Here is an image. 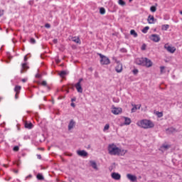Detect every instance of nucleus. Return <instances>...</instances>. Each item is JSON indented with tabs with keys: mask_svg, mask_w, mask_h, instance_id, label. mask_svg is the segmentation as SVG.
Returning a JSON list of instances; mask_svg holds the SVG:
<instances>
[{
	"mask_svg": "<svg viewBox=\"0 0 182 182\" xmlns=\"http://www.w3.org/2000/svg\"><path fill=\"white\" fill-rule=\"evenodd\" d=\"M108 153L110 156H124L127 153V150L122 149L114 144H110L108 145Z\"/></svg>",
	"mask_w": 182,
	"mask_h": 182,
	"instance_id": "1",
	"label": "nucleus"
},
{
	"mask_svg": "<svg viewBox=\"0 0 182 182\" xmlns=\"http://www.w3.org/2000/svg\"><path fill=\"white\" fill-rule=\"evenodd\" d=\"M73 42H75V43H80V39H79V38L77 37H73L72 38Z\"/></svg>",
	"mask_w": 182,
	"mask_h": 182,
	"instance_id": "23",
	"label": "nucleus"
},
{
	"mask_svg": "<svg viewBox=\"0 0 182 182\" xmlns=\"http://www.w3.org/2000/svg\"><path fill=\"white\" fill-rule=\"evenodd\" d=\"M110 129V125L109 124H105L103 129V132H107V130H109Z\"/></svg>",
	"mask_w": 182,
	"mask_h": 182,
	"instance_id": "29",
	"label": "nucleus"
},
{
	"mask_svg": "<svg viewBox=\"0 0 182 182\" xmlns=\"http://www.w3.org/2000/svg\"><path fill=\"white\" fill-rule=\"evenodd\" d=\"M157 116L159 117H163V113H161V112H157Z\"/></svg>",
	"mask_w": 182,
	"mask_h": 182,
	"instance_id": "38",
	"label": "nucleus"
},
{
	"mask_svg": "<svg viewBox=\"0 0 182 182\" xmlns=\"http://www.w3.org/2000/svg\"><path fill=\"white\" fill-rule=\"evenodd\" d=\"M2 15H4V11L0 10V17L2 16Z\"/></svg>",
	"mask_w": 182,
	"mask_h": 182,
	"instance_id": "43",
	"label": "nucleus"
},
{
	"mask_svg": "<svg viewBox=\"0 0 182 182\" xmlns=\"http://www.w3.org/2000/svg\"><path fill=\"white\" fill-rule=\"evenodd\" d=\"M14 91L16 92V93H19V92H21V86H16L14 88Z\"/></svg>",
	"mask_w": 182,
	"mask_h": 182,
	"instance_id": "26",
	"label": "nucleus"
},
{
	"mask_svg": "<svg viewBox=\"0 0 182 182\" xmlns=\"http://www.w3.org/2000/svg\"><path fill=\"white\" fill-rule=\"evenodd\" d=\"M41 85H42V86H46V85H48V84H47L46 81H43L41 82Z\"/></svg>",
	"mask_w": 182,
	"mask_h": 182,
	"instance_id": "41",
	"label": "nucleus"
},
{
	"mask_svg": "<svg viewBox=\"0 0 182 182\" xmlns=\"http://www.w3.org/2000/svg\"><path fill=\"white\" fill-rule=\"evenodd\" d=\"M149 29H150V27L149 26L144 27L142 30L143 33H147V31H149Z\"/></svg>",
	"mask_w": 182,
	"mask_h": 182,
	"instance_id": "31",
	"label": "nucleus"
},
{
	"mask_svg": "<svg viewBox=\"0 0 182 182\" xmlns=\"http://www.w3.org/2000/svg\"><path fill=\"white\" fill-rule=\"evenodd\" d=\"M160 73L161 75H163V73H166V67L164 66L160 67Z\"/></svg>",
	"mask_w": 182,
	"mask_h": 182,
	"instance_id": "24",
	"label": "nucleus"
},
{
	"mask_svg": "<svg viewBox=\"0 0 182 182\" xmlns=\"http://www.w3.org/2000/svg\"><path fill=\"white\" fill-rule=\"evenodd\" d=\"M22 82H23V83H25V82H26V79H23Z\"/></svg>",
	"mask_w": 182,
	"mask_h": 182,
	"instance_id": "49",
	"label": "nucleus"
},
{
	"mask_svg": "<svg viewBox=\"0 0 182 182\" xmlns=\"http://www.w3.org/2000/svg\"><path fill=\"white\" fill-rule=\"evenodd\" d=\"M144 66H146V68H151L153 66V63L151 62V60L145 58V60L144 61Z\"/></svg>",
	"mask_w": 182,
	"mask_h": 182,
	"instance_id": "7",
	"label": "nucleus"
},
{
	"mask_svg": "<svg viewBox=\"0 0 182 182\" xmlns=\"http://www.w3.org/2000/svg\"><path fill=\"white\" fill-rule=\"evenodd\" d=\"M127 178H128V180L132 182L137 181V176L132 175V173L127 174Z\"/></svg>",
	"mask_w": 182,
	"mask_h": 182,
	"instance_id": "8",
	"label": "nucleus"
},
{
	"mask_svg": "<svg viewBox=\"0 0 182 182\" xmlns=\"http://www.w3.org/2000/svg\"><path fill=\"white\" fill-rule=\"evenodd\" d=\"M111 112L113 113V114H120V113L122 112V109L121 107H112Z\"/></svg>",
	"mask_w": 182,
	"mask_h": 182,
	"instance_id": "6",
	"label": "nucleus"
},
{
	"mask_svg": "<svg viewBox=\"0 0 182 182\" xmlns=\"http://www.w3.org/2000/svg\"><path fill=\"white\" fill-rule=\"evenodd\" d=\"M26 59H27V58H26V56H25V57H24V60H26Z\"/></svg>",
	"mask_w": 182,
	"mask_h": 182,
	"instance_id": "52",
	"label": "nucleus"
},
{
	"mask_svg": "<svg viewBox=\"0 0 182 182\" xmlns=\"http://www.w3.org/2000/svg\"><path fill=\"white\" fill-rule=\"evenodd\" d=\"M13 150H14V151H18L19 150V147L18 146H14Z\"/></svg>",
	"mask_w": 182,
	"mask_h": 182,
	"instance_id": "36",
	"label": "nucleus"
},
{
	"mask_svg": "<svg viewBox=\"0 0 182 182\" xmlns=\"http://www.w3.org/2000/svg\"><path fill=\"white\" fill-rule=\"evenodd\" d=\"M150 11H151V12H156V11H157V8H156V6H152L150 8Z\"/></svg>",
	"mask_w": 182,
	"mask_h": 182,
	"instance_id": "32",
	"label": "nucleus"
},
{
	"mask_svg": "<svg viewBox=\"0 0 182 182\" xmlns=\"http://www.w3.org/2000/svg\"><path fill=\"white\" fill-rule=\"evenodd\" d=\"M129 2H132L133 0H129Z\"/></svg>",
	"mask_w": 182,
	"mask_h": 182,
	"instance_id": "54",
	"label": "nucleus"
},
{
	"mask_svg": "<svg viewBox=\"0 0 182 182\" xmlns=\"http://www.w3.org/2000/svg\"><path fill=\"white\" fill-rule=\"evenodd\" d=\"M134 75H137L139 73V70L137 69H134L132 70Z\"/></svg>",
	"mask_w": 182,
	"mask_h": 182,
	"instance_id": "34",
	"label": "nucleus"
},
{
	"mask_svg": "<svg viewBox=\"0 0 182 182\" xmlns=\"http://www.w3.org/2000/svg\"><path fill=\"white\" fill-rule=\"evenodd\" d=\"M71 106H72V107H75V103H71Z\"/></svg>",
	"mask_w": 182,
	"mask_h": 182,
	"instance_id": "47",
	"label": "nucleus"
},
{
	"mask_svg": "<svg viewBox=\"0 0 182 182\" xmlns=\"http://www.w3.org/2000/svg\"><path fill=\"white\" fill-rule=\"evenodd\" d=\"M136 125L141 129H153L154 123L149 119H141L136 122Z\"/></svg>",
	"mask_w": 182,
	"mask_h": 182,
	"instance_id": "2",
	"label": "nucleus"
},
{
	"mask_svg": "<svg viewBox=\"0 0 182 182\" xmlns=\"http://www.w3.org/2000/svg\"><path fill=\"white\" fill-rule=\"evenodd\" d=\"M77 154L80 157H87V152L85 150H78L77 151Z\"/></svg>",
	"mask_w": 182,
	"mask_h": 182,
	"instance_id": "12",
	"label": "nucleus"
},
{
	"mask_svg": "<svg viewBox=\"0 0 182 182\" xmlns=\"http://www.w3.org/2000/svg\"><path fill=\"white\" fill-rule=\"evenodd\" d=\"M133 108L132 109V113H134L135 112H137V110H139L140 107H141V105H132Z\"/></svg>",
	"mask_w": 182,
	"mask_h": 182,
	"instance_id": "16",
	"label": "nucleus"
},
{
	"mask_svg": "<svg viewBox=\"0 0 182 182\" xmlns=\"http://www.w3.org/2000/svg\"><path fill=\"white\" fill-rule=\"evenodd\" d=\"M148 23L153 24L154 22H156V18H154V16L149 15L147 18Z\"/></svg>",
	"mask_w": 182,
	"mask_h": 182,
	"instance_id": "15",
	"label": "nucleus"
},
{
	"mask_svg": "<svg viewBox=\"0 0 182 182\" xmlns=\"http://www.w3.org/2000/svg\"><path fill=\"white\" fill-rule=\"evenodd\" d=\"M111 177L113 180H120V178H122V175L119 173L113 172L111 173Z\"/></svg>",
	"mask_w": 182,
	"mask_h": 182,
	"instance_id": "9",
	"label": "nucleus"
},
{
	"mask_svg": "<svg viewBox=\"0 0 182 182\" xmlns=\"http://www.w3.org/2000/svg\"><path fill=\"white\" fill-rule=\"evenodd\" d=\"M181 15H182V11H180Z\"/></svg>",
	"mask_w": 182,
	"mask_h": 182,
	"instance_id": "53",
	"label": "nucleus"
},
{
	"mask_svg": "<svg viewBox=\"0 0 182 182\" xmlns=\"http://www.w3.org/2000/svg\"><path fill=\"white\" fill-rule=\"evenodd\" d=\"M18 95H19V93L16 92V95H15V98H16V99H18Z\"/></svg>",
	"mask_w": 182,
	"mask_h": 182,
	"instance_id": "45",
	"label": "nucleus"
},
{
	"mask_svg": "<svg viewBox=\"0 0 182 182\" xmlns=\"http://www.w3.org/2000/svg\"><path fill=\"white\" fill-rule=\"evenodd\" d=\"M124 124H126L127 126H129V124L132 123V119H130V118L124 117Z\"/></svg>",
	"mask_w": 182,
	"mask_h": 182,
	"instance_id": "20",
	"label": "nucleus"
},
{
	"mask_svg": "<svg viewBox=\"0 0 182 182\" xmlns=\"http://www.w3.org/2000/svg\"><path fill=\"white\" fill-rule=\"evenodd\" d=\"M141 50H146V44L142 45Z\"/></svg>",
	"mask_w": 182,
	"mask_h": 182,
	"instance_id": "40",
	"label": "nucleus"
},
{
	"mask_svg": "<svg viewBox=\"0 0 182 182\" xmlns=\"http://www.w3.org/2000/svg\"><path fill=\"white\" fill-rule=\"evenodd\" d=\"M130 34L134 36V38H137V33H136V31L131 30Z\"/></svg>",
	"mask_w": 182,
	"mask_h": 182,
	"instance_id": "25",
	"label": "nucleus"
},
{
	"mask_svg": "<svg viewBox=\"0 0 182 182\" xmlns=\"http://www.w3.org/2000/svg\"><path fill=\"white\" fill-rule=\"evenodd\" d=\"M58 42V40H54V43H56Z\"/></svg>",
	"mask_w": 182,
	"mask_h": 182,
	"instance_id": "50",
	"label": "nucleus"
},
{
	"mask_svg": "<svg viewBox=\"0 0 182 182\" xmlns=\"http://www.w3.org/2000/svg\"><path fill=\"white\" fill-rule=\"evenodd\" d=\"M118 4L119 5H121V6H124L126 5V2L123 0H119Z\"/></svg>",
	"mask_w": 182,
	"mask_h": 182,
	"instance_id": "27",
	"label": "nucleus"
},
{
	"mask_svg": "<svg viewBox=\"0 0 182 182\" xmlns=\"http://www.w3.org/2000/svg\"><path fill=\"white\" fill-rule=\"evenodd\" d=\"M170 149V146L167 144H164L161 146L160 150L161 151H166V150H168Z\"/></svg>",
	"mask_w": 182,
	"mask_h": 182,
	"instance_id": "19",
	"label": "nucleus"
},
{
	"mask_svg": "<svg viewBox=\"0 0 182 182\" xmlns=\"http://www.w3.org/2000/svg\"><path fill=\"white\" fill-rule=\"evenodd\" d=\"M25 127L26 128V129H32V127H33V124H32V123H29V122H26L25 123Z\"/></svg>",
	"mask_w": 182,
	"mask_h": 182,
	"instance_id": "21",
	"label": "nucleus"
},
{
	"mask_svg": "<svg viewBox=\"0 0 182 182\" xmlns=\"http://www.w3.org/2000/svg\"><path fill=\"white\" fill-rule=\"evenodd\" d=\"M37 157H38V159H41V155H37Z\"/></svg>",
	"mask_w": 182,
	"mask_h": 182,
	"instance_id": "48",
	"label": "nucleus"
},
{
	"mask_svg": "<svg viewBox=\"0 0 182 182\" xmlns=\"http://www.w3.org/2000/svg\"><path fill=\"white\" fill-rule=\"evenodd\" d=\"M66 75H68V73H66V71H61L59 73V75L60 76V77H63L64 76H66Z\"/></svg>",
	"mask_w": 182,
	"mask_h": 182,
	"instance_id": "28",
	"label": "nucleus"
},
{
	"mask_svg": "<svg viewBox=\"0 0 182 182\" xmlns=\"http://www.w3.org/2000/svg\"><path fill=\"white\" fill-rule=\"evenodd\" d=\"M90 164L91 167L92 168H94V170H96V171H97V170H99V168L97 167V164H96V161H90Z\"/></svg>",
	"mask_w": 182,
	"mask_h": 182,
	"instance_id": "14",
	"label": "nucleus"
},
{
	"mask_svg": "<svg viewBox=\"0 0 182 182\" xmlns=\"http://www.w3.org/2000/svg\"><path fill=\"white\" fill-rule=\"evenodd\" d=\"M151 41H153L154 42H160V36L157 34H152L150 36Z\"/></svg>",
	"mask_w": 182,
	"mask_h": 182,
	"instance_id": "10",
	"label": "nucleus"
},
{
	"mask_svg": "<svg viewBox=\"0 0 182 182\" xmlns=\"http://www.w3.org/2000/svg\"><path fill=\"white\" fill-rule=\"evenodd\" d=\"M28 69H29V67H28L26 63H23L21 70V73H24V72L28 70Z\"/></svg>",
	"mask_w": 182,
	"mask_h": 182,
	"instance_id": "18",
	"label": "nucleus"
},
{
	"mask_svg": "<svg viewBox=\"0 0 182 182\" xmlns=\"http://www.w3.org/2000/svg\"><path fill=\"white\" fill-rule=\"evenodd\" d=\"M45 26H46V28H50V24L46 23V24L45 25Z\"/></svg>",
	"mask_w": 182,
	"mask_h": 182,
	"instance_id": "42",
	"label": "nucleus"
},
{
	"mask_svg": "<svg viewBox=\"0 0 182 182\" xmlns=\"http://www.w3.org/2000/svg\"><path fill=\"white\" fill-rule=\"evenodd\" d=\"M75 100H76V99H72V102H75Z\"/></svg>",
	"mask_w": 182,
	"mask_h": 182,
	"instance_id": "51",
	"label": "nucleus"
},
{
	"mask_svg": "<svg viewBox=\"0 0 182 182\" xmlns=\"http://www.w3.org/2000/svg\"><path fill=\"white\" fill-rule=\"evenodd\" d=\"M31 177H32V175H29L28 176H26V180L28 179V178H31Z\"/></svg>",
	"mask_w": 182,
	"mask_h": 182,
	"instance_id": "46",
	"label": "nucleus"
},
{
	"mask_svg": "<svg viewBox=\"0 0 182 182\" xmlns=\"http://www.w3.org/2000/svg\"><path fill=\"white\" fill-rule=\"evenodd\" d=\"M100 58V64L101 65H110V59L102 54L98 53Z\"/></svg>",
	"mask_w": 182,
	"mask_h": 182,
	"instance_id": "3",
	"label": "nucleus"
},
{
	"mask_svg": "<svg viewBox=\"0 0 182 182\" xmlns=\"http://www.w3.org/2000/svg\"><path fill=\"white\" fill-rule=\"evenodd\" d=\"M36 77H38V78L41 77V75L40 74H36Z\"/></svg>",
	"mask_w": 182,
	"mask_h": 182,
	"instance_id": "44",
	"label": "nucleus"
},
{
	"mask_svg": "<svg viewBox=\"0 0 182 182\" xmlns=\"http://www.w3.org/2000/svg\"><path fill=\"white\" fill-rule=\"evenodd\" d=\"M145 59L146 58H136L135 62H136V65H141V66H144Z\"/></svg>",
	"mask_w": 182,
	"mask_h": 182,
	"instance_id": "13",
	"label": "nucleus"
},
{
	"mask_svg": "<svg viewBox=\"0 0 182 182\" xmlns=\"http://www.w3.org/2000/svg\"><path fill=\"white\" fill-rule=\"evenodd\" d=\"M14 164H16V166H20L21 161L18 160V161H16L14 163Z\"/></svg>",
	"mask_w": 182,
	"mask_h": 182,
	"instance_id": "39",
	"label": "nucleus"
},
{
	"mask_svg": "<svg viewBox=\"0 0 182 182\" xmlns=\"http://www.w3.org/2000/svg\"><path fill=\"white\" fill-rule=\"evenodd\" d=\"M100 14H101V15H105V14H106V10L105 9V8H100Z\"/></svg>",
	"mask_w": 182,
	"mask_h": 182,
	"instance_id": "30",
	"label": "nucleus"
},
{
	"mask_svg": "<svg viewBox=\"0 0 182 182\" xmlns=\"http://www.w3.org/2000/svg\"><path fill=\"white\" fill-rule=\"evenodd\" d=\"M82 82H83V78L79 79L78 82L75 85V87L78 93H83V88H82Z\"/></svg>",
	"mask_w": 182,
	"mask_h": 182,
	"instance_id": "4",
	"label": "nucleus"
},
{
	"mask_svg": "<svg viewBox=\"0 0 182 182\" xmlns=\"http://www.w3.org/2000/svg\"><path fill=\"white\" fill-rule=\"evenodd\" d=\"M30 42L31 43H36V41L35 40V38H31Z\"/></svg>",
	"mask_w": 182,
	"mask_h": 182,
	"instance_id": "35",
	"label": "nucleus"
},
{
	"mask_svg": "<svg viewBox=\"0 0 182 182\" xmlns=\"http://www.w3.org/2000/svg\"><path fill=\"white\" fill-rule=\"evenodd\" d=\"M115 70L117 72V73H121V72L123 70V65H122L120 63H117L115 67Z\"/></svg>",
	"mask_w": 182,
	"mask_h": 182,
	"instance_id": "11",
	"label": "nucleus"
},
{
	"mask_svg": "<svg viewBox=\"0 0 182 182\" xmlns=\"http://www.w3.org/2000/svg\"><path fill=\"white\" fill-rule=\"evenodd\" d=\"M164 49L167 50V52H169V53H174L176 52V48L174 46H171L168 44H165L164 45Z\"/></svg>",
	"mask_w": 182,
	"mask_h": 182,
	"instance_id": "5",
	"label": "nucleus"
},
{
	"mask_svg": "<svg viewBox=\"0 0 182 182\" xmlns=\"http://www.w3.org/2000/svg\"><path fill=\"white\" fill-rule=\"evenodd\" d=\"M120 51L122 52V53H126V52H127V50H126V48H122Z\"/></svg>",
	"mask_w": 182,
	"mask_h": 182,
	"instance_id": "37",
	"label": "nucleus"
},
{
	"mask_svg": "<svg viewBox=\"0 0 182 182\" xmlns=\"http://www.w3.org/2000/svg\"><path fill=\"white\" fill-rule=\"evenodd\" d=\"M168 28H170V26L168 24H164V25H162L161 30L167 31V29H168Z\"/></svg>",
	"mask_w": 182,
	"mask_h": 182,
	"instance_id": "22",
	"label": "nucleus"
},
{
	"mask_svg": "<svg viewBox=\"0 0 182 182\" xmlns=\"http://www.w3.org/2000/svg\"><path fill=\"white\" fill-rule=\"evenodd\" d=\"M37 178H38V180H43V176H42V174H41V173H38L37 175Z\"/></svg>",
	"mask_w": 182,
	"mask_h": 182,
	"instance_id": "33",
	"label": "nucleus"
},
{
	"mask_svg": "<svg viewBox=\"0 0 182 182\" xmlns=\"http://www.w3.org/2000/svg\"><path fill=\"white\" fill-rule=\"evenodd\" d=\"M75 124H76V122H75L73 119H71L68 124V130H72V129L75 127Z\"/></svg>",
	"mask_w": 182,
	"mask_h": 182,
	"instance_id": "17",
	"label": "nucleus"
}]
</instances>
